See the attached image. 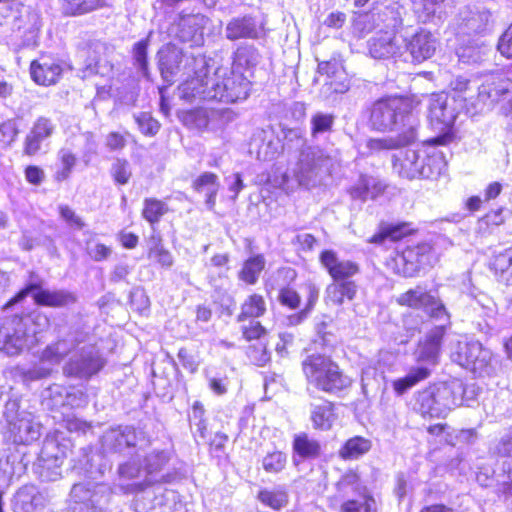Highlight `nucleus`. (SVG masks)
Listing matches in <instances>:
<instances>
[{"label": "nucleus", "instance_id": "obj_1", "mask_svg": "<svg viewBox=\"0 0 512 512\" xmlns=\"http://www.w3.org/2000/svg\"><path fill=\"white\" fill-rule=\"evenodd\" d=\"M302 374L308 385L329 395H337L352 385V379L331 355L307 354L301 361Z\"/></svg>", "mask_w": 512, "mask_h": 512}, {"label": "nucleus", "instance_id": "obj_2", "mask_svg": "<svg viewBox=\"0 0 512 512\" xmlns=\"http://www.w3.org/2000/svg\"><path fill=\"white\" fill-rule=\"evenodd\" d=\"M420 105L414 95H386L373 101L367 108L368 125L371 130L381 133L393 131L403 123Z\"/></svg>", "mask_w": 512, "mask_h": 512}, {"label": "nucleus", "instance_id": "obj_3", "mask_svg": "<svg viewBox=\"0 0 512 512\" xmlns=\"http://www.w3.org/2000/svg\"><path fill=\"white\" fill-rule=\"evenodd\" d=\"M437 260L434 244L430 241H420L395 249L387 258L385 265L396 276L410 279L417 277L426 268L433 267Z\"/></svg>", "mask_w": 512, "mask_h": 512}, {"label": "nucleus", "instance_id": "obj_4", "mask_svg": "<svg viewBox=\"0 0 512 512\" xmlns=\"http://www.w3.org/2000/svg\"><path fill=\"white\" fill-rule=\"evenodd\" d=\"M413 400L414 409L422 418H441L455 404L456 394L449 382L434 381L418 390Z\"/></svg>", "mask_w": 512, "mask_h": 512}, {"label": "nucleus", "instance_id": "obj_5", "mask_svg": "<svg viewBox=\"0 0 512 512\" xmlns=\"http://www.w3.org/2000/svg\"><path fill=\"white\" fill-rule=\"evenodd\" d=\"M336 489L342 496H346L348 490L354 494L342 501L339 512H377V501L374 495L360 483V476L356 471H347L336 483Z\"/></svg>", "mask_w": 512, "mask_h": 512}, {"label": "nucleus", "instance_id": "obj_6", "mask_svg": "<svg viewBox=\"0 0 512 512\" xmlns=\"http://www.w3.org/2000/svg\"><path fill=\"white\" fill-rule=\"evenodd\" d=\"M456 116L448 110L446 100L441 94H433L429 100L428 123L437 135L427 139V143L449 146L457 139L455 130Z\"/></svg>", "mask_w": 512, "mask_h": 512}, {"label": "nucleus", "instance_id": "obj_7", "mask_svg": "<svg viewBox=\"0 0 512 512\" xmlns=\"http://www.w3.org/2000/svg\"><path fill=\"white\" fill-rule=\"evenodd\" d=\"M451 360L473 374L482 376L491 369L492 352L477 340H460L451 352Z\"/></svg>", "mask_w": 512, "mask_h": 512}, {"label": "nucleus", "instance_id": "obj_8", "mask_svg": "<svg viewBox=\"0 0 512 512\" xmlns=\"http://www.w3.org/2000/svg\"><path fill=\"white\" fill-rule=\"evenodd\" d=\"M255 49L252 46H241L233 55V68L223 80L224 97L228 102H237L248 97L251 89V81L238 69V65L244 62L250 64V57Z\"/></svg>", "mask_w": 512, "mask_h": 512}, {"label": "nucleus", "instance_id": "obj_9", "mask_svg": "<svg viewBox=\"0 0 512 512\" xmlns=\"http://www.w3.org/2000/svg\"><path fill=\"white\" fill-rule=\"evenodd\" d=\"M395 302L400 307L426 311L428 316L432 319H450V313L442 300L432 295L429 291L423 290L420 285H416L400 293L396 297Z\"/></svg>", "mask_w": 512, "mask_h": 512}, {"label": "nucleus", "instance_id": "obj_10", "mask_svg": "<svg viewBox=\"0 0 512 512\" xmlns=\"http://www.w3.org/2000/svg\"><path fill=\"white\" fill-rule=\"evenodd\" d=\"M240 331L242 339L249 344L247 357L253 365L264 367L271 359L266 341L268 329L259 320L250 319L248 324L241 326Z\"/></svg>", "mask_w": 512, "mask_h": 512}, {"label": "nucleus", "instance_id": "obj_11", "mask_svg": "<svg viewBox=\"0 0 512 512\" xmlns=\"http://www.w3.org/2000/svg\"><path fill=\"white\" fill-rule=\"evenodd\" d=\"M27 343V329L22 315H12L0 322V350L10 356L20 354Z\"/></svg>", "mask_w": 512, "mask_h": 512}, {"label": "nucleus", "instance_id": "obj_12", "mask_svg": "<svg viewBox=\"0 0 512 512\" xmlns=\"http://www.w3.org/2000/svg\"><path fill=\"white\" fill-rule=\"evenodd\" d=\"M436 143L424 140L419 147V179L434 181L439 179L447 170L448 162L443 152L436 149Z\"/></svg>", "mask_w": 512, "mask_h": 512}, {"label": "nucleus", "instance_id": "obj_13", "mask_svg": "<svg viewBox=\"0 0 512 512\" xmlns=\"http://www.w3.org/2000/svg\"><path fill=\"white\" fill-rule=\"evenodd\" d=\"M64 68L61 62L49 55H41L30 62L31 80L38 86L50 87L58 84L63 78Z\"/></svg>", "mask_w": 512, "mask_h": 512}, {"label": "nucleus", "instance_id": "obj_14", "mask_svg": "<svg viewBox=\"0 0 512 512\" xmlns=\"http://www.w3.org/2000/svg\"><path fill=\"white\" fill-rule=\"evenodd\" d=\"M55 130L56 124L52 118L44 115L36 117L24 137L22 154L27 157H33L38 154L42 143L52 137Z\"/></svg>", "mask_w": 512, "mask_h": 512}, {"label": "nucleus", "instance_id": "obj_15", "mask_svg": "<svg viewBox=\"0 0 512 512\" xmlns=\"http://www.w3.org/2000/svg\"><path fill=\"white\" fill-rule=\"evenodd\" d=\"M319 263L325 269L331 281L352 280L359 274L360 266L353 260L340 259L333 249H324L319 253Z\"/></svg>", "mask_w": 512, "mask_h": 512}, {"label": "nucleus", "instance_id": "obj_16", "mask_svg": "<svg viewBox=\"0 0 512 512\" xmlns=\"http://www.w3.org/2000/svg\"><path fill=\"white\" fill-rule=\"evenodd\" d=\"M447 329L448 325L434 326L425 334L423 339L418 341V361L431 365H437L439 363Z\"/></svg>", "mask_w": 512, "mask_h": 512}, {"label": "nucleus", "instance_id": "obj_17", "mask_svg": "<svg viewBox=\"0 0 512 512\" xmlns=\"http://www.w3.org/2000/svg\"><path fill=\"white\" fill-rule=\"evenodd\" d=\"M404 47L412 63L421 64L435 54L436 38L431 31L420 28L405 39Z\"/></svg>", "mask_w": 512, "mask_h": 512}, {"label": "nucleus", "instance_id": "obj_18", "mask_svg": "<svg viewBox=\"0 0 512 512\" xmlns=\"http://www.w3.org/2000/svg\"><path fill=\"white\" fill-rule=\"evenodd\" d=\"M417 233L418 228L408 221L382 222L379 224L377 231L367 239V243L377 246L383 245L386 241L397 243Z\"/></svg>", "mask_w": 512, "mask_h": 512}, {"label": "nucleus", "instance_id": "obj_19", "mask_svg": "<svg viewBox=\"0 0 512 512\" xmlns=\"http://www.w3.org/2000/svg\"><path fill=\"white\" fill-rule=\"evenodd\" d=\"M317 72L329 78L327 85L332 92L343 94L350 89L348 74L343 62L338 57L333 56L329 60L319 62Z\"/></svg>", "mask_w": 512, "mask_h": 512}, {"label": "nucleus", "instance_id": "obj_20", "mask_svg": "<svg viewBox=\"0 0 512 512\" xmlns=\"http://www.w3.org/2000/svg\"><path fill=\"white\" fill-rule=\"evenodd\" d=\"M417 140V130L409 125L397 132L395 136L383 138H371L367 141L366 147L372 154L382 151L397 150L409 146Z\"/></svg>", "mask_w": 512, "mask_h": 512}, {"label": "nucleus", "instance_id": "obj_21", "mask_svg": "<svg viewBox=\"0 0 512 512\" xmlns=\"http://www.w3.org/2000/svg\"><path fill=\"white\" fill-rule=\"evenodd\" d=\"M32 298L37 306L62 308L74 304L77 297L74 293L65 290H48L40 282L30 283Z\"/></svg>", "mask_w": 512, "mask_h": 512}, {"label": "nucleus", "instance_id": "obj_22", "mask_svg": "<svg viewBox=\"0 0 512 512\" xmlns=\"http://www.w3.org/2000/svg\"><path fill=\"white\" fill-rule=\"evenodd\" d=\"M226 38L230 41L239 39H258L264 33L263 25H257L251 15L234 17L225 28Z\"/></svg>", "mask_w": 512, "mask_h": 512}, {"label": "nucleus", "instance_id": "obj_23", "mask_svg": "<svg viewBox=\"0 0 512 512\" xmlns=\"http://www.w3.org/2000/svg\"><path fill=\"white\" fill-rule=\"evenodd\" d=\"M419 148L407 149L392 157V169L402 179H419Z\"/></svg>", "mask_w": 512, "mask_h": 512}, {"label": "nucleus", "instance_id": "obj_24", "mask_svg": "<svg viewBox=\"0 0 512 512\" xmlns=\"http://www.w3.org/2000/svg\"><path fill=\"white\" fill-rule=\"evenodd\" d=\"M145 256L153 264L163 269H169L174 264V257L165 246L163 237L158 231H152L148 236Z\"/></svg>", "mask_w": 512, "mask_h": 512}, {"label": "nucleus", "instance_id": "obj_25", "mask_svg": "<svg viewBox=\"0 0 512 512\" xmlns=\"http://www.w3.org/2000/svg\"><path fill=\"white\" fill-rule=\"evenodd\" d=\"M358 292L356 281H331L325 290L326 302L334 306H342L345 302L354 301Z\"/></svg>", "mask_w": 512, "mask_h": 512}, {"label": "nucleus", "instance_id": "obj_26", "mask_svg": "<svg viewBox=\"0 0 512 512\" xmlns=\"http://www.w3.org/2000/svg\"><path fill=\"white\" fill-rule=\"evenodd\" d=\"M489 271L498 282L512 286V245L507 249L494 253L488 262Z\"/></svg>", "mask_w": 512, "mask_h": 512}, {"label": "nucleus", "instance_id": "obj_27", "mask_svg": "<svg viewBox=\"0 0 512 512\" xmlns=\"http://www.w3.org/2000/svg\"><path fill=\"white\" fill-rule=\"evenodd\" d=\"M104 363L98 353L89 352L68 364V374L79 378H90L103 368Z\"/></svg>", "mask_w": 512, "mask_h": 512}, {"label": "nucleus", "instance_id": "obj_28", "mask_svg": "<svg viewBox=\"0 0 512 512\" xmlns=\"http://www.w3.org/2000/svg\"><path fill=\"white\" fill-rule=\"evenodd\" d=\"M398 50L396 32L393 29L379 31L369 44V53L375 59H387Z\"/></svg>", "mask_w": 512, "mask_h": 512}, {"label": "nucleus", "instance_id": "obj_29", "mask_svg": "<svg viewBox=\"0 0 512 512\" xmlns=\"http://www.w3.org/2000/svg\"><path fill=\"white\" fill-rule=\"evenodd\" d=\"M432 375V371L427 366H412L408 372L392 381L391 385L397 396H402L409 390L425 382Z\"/></svg>", "mask_w": 512, "mask_h": 512}, {"label": "nucleus", "instance_id": "obj_30", "mask_svg": "<svg viewBox=\"0 0 512 512\" xmlns=\"http://www.w3.org/2000/svg\"><path fill=\"white\" fill-rule=\"evenodd\" d=\"M292 452L301 460H313L322 455V445L308 433L300 432L293 436Z\"/></svg>", "mask_w": 512, "mask_h": 512}, {"label": "nucleus", "instance_id": "obj_31", "mask_svg": "<svg viewBox=\"0 0 512 512\" xmlns=\"http://www.w3.org/2000/svg\"><path fill=\"white\" fill-rule=\"evenodd\" d=\"M266 268V259L263 254H254L242 263L240 270L237 273V277L246 285H255L262 272Z\"/></svg>", "mask_w": 512, "mask_h": 512}, {"label": "nucleus", "instance_id": "obj_32", "mask_svg": "<svg viewBox=\"0 0 512 512\" xmlns=\"http://www.w3.org/2000/svg\"><path fill=\"white\" fill-rule=\"evenodd\" d=\"M61 5L64 15L70 17L83 16L111 6L108 0H62Z\"/></svg>", "mask_w": 512, "mask_h": 512}, {"label": "nucleus", "instance_id": "obj_33", "mask_svg": "<svg viewBox=\"0 0 512 512\" xmlns=\"http://www.w3.org/2000/svg\"><path fill=\"white\" fill-rule=\"evenodd\" d=\"M267 312V305L263 295L251 293L241 303L240 312L236 316L237 322H244L250 319L257 320Z\"/></svg>", "mask_w": 512, "mask_h": 512}, {"label": "nucleus", "instance_id": "obj_34", "mask_svg": "<svg viewBox=\"0 0 512 512\" xmlns=\"http://www.w3.org/2000/svg\"><path fill=\"white\" fill-rule=\"evenodd\" d=\"M371 448V440L357 435L344 441L338 450V456L343 461L357 460L367 454Z\"/></svg>", "mask_w": 512, "mask_h": 512}, {"label": "nucleus", "instance_id": "obj_35", "mask_svg": "<svg viewBox=\"0 0 512 512\" xmlns=\"http://www.w3.org/2000/svg\"><path fill=\"white\" fill-rule=\"evenodd\" d=\"M191 187L193 191L197 193H203L206 189H210L206 196L205 203L210 210H214L219 187L217 174L213 172H203L192 181Z\"/></svg>", "mask_w": 512, "mask_h": 512}, {"label": "nucleus", "instance_id": "obj_36", "mask_svg": "<svg viewBox=\"0 0 512 512\" xmlns=\"http://www.w3.org/2000/svg\"><path fill=\"white\" fill-rule=\"evenodd\" d=\"M170 211L171 209L164 200L151 196L143 199L140 213L142 219L151 227H154Z\"/></svg>", "mask_w": 512, "mask_h": 512}, {"label": "nucleus", "instance_id": "obj_37", "mask_svg": "<svg viewBox=\"0 0 512 512\" xmlns=\"http://www.w3.org/2000/svg\"><path fill=\"white\" fill-rule=\"evenodd\" d=\"M335 419V403L332 401L325 400L322 404L315 405L311 410L310 420L315 430H330Z\"/></svg>", "mask_w": 512, "mask_h": 512}, {"label": "nucleus", "instance_id": "obj_38", "mask_svg": "<svg viewBox=\"0 0 512 512\" xmlns=\"http://www.w3.org/2000/svg\"><path fill=\"white\" fill-rule=\"evenodd\" d=\"M257 500L264 506L280 511L289 503V496L284 489H260L257 493Z\"/></svg>", "mask_w": 512, "mask_h": 512}, {"label": "nucleus", "instance_id": "obj_39", "mask_svg": "<svg viewBox=\"0 0 512 512\" xmlns=\"http://www.w3.org/2000/svg\"><path fill=\"white\" fill-rule=\"evenodd\" d=\"M60 167L54 172L53 179L57 183L68 180L77 165L78 157L69 149L62 148L58 152Z\"/></svg>", "mask_w": 512, "mask_h": 512}, {"label": "nucleus", "instance_id": "obj_40", "mask_svg": "<svg viewBox=\"0 0 512 512\" xmlns=\"http://www.w3.org/2000/svg\"><path fill=\"white\" fill-rule=\"evenodd\" d=\"M180 120L189 129L203 131L209 125V116L203 108H192L182 111Z\"/></svg>", "mask_w": 512, "mask_h": 512}, {"label": "nucleus", "instance_id": "obj_41", "mask_svg": "<svg viewBox=\"0 0 512 512\" xmlns=\"http://www.w3.org/2000/svg\"><path fill=\"white\" fill-rule=\"evenodd\" d=\"M19 134L20 129L14 118L0 122V151H5L15 143Z\"/></svg>", "mask_w": 512, "mask_h": 512}, {"label": "nucleus", "instance_id": "obj_42", "mask_svg": "<svg viewBox=\"0 0 512 512\" xmlns=\"http://www.w3.org/2000/svg\"><path fill=\"white\" fill-rule=\"evenodd\" d=\"M262 468L268 474H279L287 466V455L280 450L268 452L262 459Z\"/></svg>", "mask_w": 512, "mask_h": 512}, {"label": "nucleus", "instance_id": "obj_43", "mask_svg": "<svg viewBox=\"0 0 512 512\" xmlns=\"http://www.w3.org/2000/svg\"><path fill=\"white\" fill-rule=\"evenodd\" d=\"M110 175L116 185L124 186L128 184L132 177L129 161L125 158H116L111 165Z\"/></svg>", "mask_w": 512, "mask_h": 512}, {"label": "nucleus", "instance_id": "obj_44", "mask_svg": "<svg viewBox=\"0 0 512 512\" xmlns=\"http://www.w3.org/2000/svg\"><path fill=\"white\" fill-rule=\"evenodd\" d=\"M307 289L308 296L304 308L289 317V321L292 324H300L304 321L308 314L314 309L318 301L319 289L317 286L314 283H309L307 284Z\"/></svg>", "mask_w": 512, "mask_h": 512}, {"label": "nucleus", "instance_id": "obj_45", "mask_svg": "<svg viewBox=\"0 0 512 512\" xmlns=\"http://www.w3.org/2000/svg\"><path fill=\"white\" fill-rule=\"evenodd\" d=\"M278 302L285 308L297 310L301 306L302 298L295 287L285 285L281 287L277 295Z\"/></svg>", "mask_w": 512, "mask_h": 512}, {"label": "nucleus", "instance_id": "obj_46", "mask_svg": "<svg viewBox=\"0 0 512 512\" xmlns=\"http://www.w3.org/2000/svg\"><path fill=\"white\" fill-rule=\"evenodd\" d=\"M60 218L73 230H83L86 226L85 221L70 206L62 204L58 206Z\"/></svg>", "mask_w": 512, "mask_h": 512}, {"label": "nucleus", "instance_id": "obj_47", "mask_svg": "<svg viewBox=\"0 0 512 512\" xmlns=\"http://www.w3.org/2000/svg\"><path fill=\"white\" fill-rule=\"evenodd\" d=\"M334 124L332 114L316 113L311 117V134L316 136L320 133L330 132Z\"/></svg>", "mask_w": 512, "mask_h": 512}, {"label": "nucleus", "instance_id": "obj_48", "mask_svg": "<svg viewBox=\"0 0 512 512\" xmlns=\"http://www.w3.org/2000/svg\"><path fill=\"white\" fill-rule=\"evenodd\" d=\"M136 123L142 134L146 136H155L160 130V123L154 119L149 113H140L135 118Z\"/></svg>", "mask_w": 512, "mask_h": 512}, {"label": "nucleus", "instance_id": "obj_49", "mask_svg": "<svg viewBox=\"0 0 512 512\" xmlns=\"http://www.w3.org/2000/svg\"><path fill=\"white\" fill-rule=\"evenodd\" d=\"M496 48L502 57L512 61V22L498 38Z\"/></svg>", "mask_w": 512, "mask_h": 512}, {"label": "nucleus", "instance_id": "obj_50", "mask_svg": "<svg viewBox=\"0 0 512 512\" xmlns=\"http://www.w3.org/2000/svg\"><path fill=\"white\" fill-rule=\"evenodd\" d=\"M169 461V457L162 451L153 452L145 459V470L148 474L161 471Z\"/></svg>", "mask_w": 512, "mask_h": 512}, {"label": "nucleus", "instance_id": "obj_51", "mask_svg": "<svg viewBox=\"0 0 512 512\" xmlns=\"http://www.w3.org/2000/svg\"><path fill=\"white\" fill-rule=\"evenodd\" d=\"M127 136H129L128 131L123 133L118 131L109 132L105 139L106 148L112 152L123 150L127 145Z\"/></svg>", "mask_w": 512, "mask_h": 512}, {"label": "nucleus", "instance_id": "obj_52", "mask_svg": "<svg viewBox=\"0 0 512 512\" xmlns=\"http://www.w3.org/2000/svg\"><path fill=\"white\" fill-rule=\"evenodd\" d=\"M86 253L92 261L103 262L111 257L112 248L102 242H96L92 247L87 248Z\"/></svg>", "mask_w": 512, "mask_h": 512}, {"label": "nucleus", "instance_id": "obj_53", "mask_svg": "<svg viewBox=\"0 0 512 512\" xmlns=\"http://www.w3.org/2000/svg\"><path fill=\"white\" fill-rule=\"evenodd\" d=\"M23 172L25 180L32 186H40L45 180V172L38 165H26Z\"/></svg>", "mask_w": 512, "mask_h": 512}, {"label": "nucleus", "instance_id": "obj_54", "mask_svg": "<svg viewBox=\"0 0 512 512\" xmlns=\"http://www.w3.org/2000/svg\"><path fill=\"white\" fill-rule=\"evenodd\" d=\"M148 40L142 39L133 45L132 52L136 63L140 68L146 69L148 65L147 59Z\"/></svg>", "mask_w": 512, "mask_h": 512}, {"label": "nucleus", "instance_id": "obj_55", "mask_svg": "<svg viewBox=\"0 0 512 512\" xmlns=\"http://www.w3.org/2000/svg\"><path fill=\"white\" fill-rule=\"evenodd\" d=\"M495 453L498 457L512 458V427L509 429L508 433L499 440L495 448Z\"/></svg>", "mask_w": 512, "mask_h": 512}, {"label": "nucleus", "instance_id": "obj_56", "mask_svg": "<svg viewBox=\"0 0 512 512\" xmlns=\"http://www.w3.org/2000/svg\"><path fill=\"white\" fill-rule=\"evenodd\" d=\"M177 356L181 365L190 373H195L198 370V362L187 348H180L178 350Z\"/></svg>", "mask_w": 512, "mask_h": 512}, {"label": "nucleus", "instance_id": "obj_57", "mask_svg": "<svg viewBox=\"0 0 512 512\" xmlns=\"http://www.w3.org/2000/svg\"><path fill=\"white\" fill-rule=\"evenodd\" d=\"M502 212L503 208L490 210L479 219V223L484 224L487 228L491 226H500L505 221L502 216Z\"/></svg>", "mask_w": 512, "mask_h": 512}, {"label": "nucleus", "instance_id": "obj_58", "mask_svg": "<svg viewBox=\"0 0 512 512\" xmlns=\"http://www.w3.org/2000/svg\"><path fill=\"white\" fill-rule=\"evenodd\" d=\"M117 239L121 247L127 250L135 249L139 244V236L134 232L121 230L117 234Z\"/></svg>", "mask_w": 512, "mask_h": 512}, {"label": "nucleus", "instance_id": "obj_59", "mask_svg": "<svg viewBox=\"0 0 512 512\" xmlns=\"http://www.w3.org/2000/svg\"><path fill=\"white\" fill-rule=\"evenodd\" d=\"M228 441V436L223 432H216L213 437L208 441L210 452L223 451Z\"/></svg>", "mask_w": 512, "mask_h": 512}, {"label": "nucleus", "instance_id": "obj_60", "mask_svg": "<svg viewBox=\"0 0 512 512\" xmlns=\"http://www.w3.org/2000/svg\"><path fill=\"white\" fill-rule=\"evenodd\" d=\"M33 286H30V283L26 284L22 289H20L17 293H15L4 305L3 309H8L13 305L19 303L24 300L31 292Z\"/></svg>", "mask_w": 512, "mask_h": 512}, {"label": "nucleus", "instance_id": "obj_61", "mask_svg": "<svg viewBox=\"0 0 512 512\" xmlns=\"http://www.w3.org/2000/svg\"><path fill=\"white\" fill-rule=\"evenodd\" d=\"M346 21V14L340 11L330 13L325 19V25L329 28L339 29Z\"/></svg>", "mask_w": 512, "mask_h": 512}, {"label": "nucleus", "instance_id": "obj_62", "mask_svg": "<svg viewBox=\"0 0 512 512\" xmlns=\"http://www.w3.org/2000/svg\"><path fill=\"white\" fill-rule=\"evenodd\" d=\"M297 243L304 251H311L318 244L317 238L310 233H305L297 236Z\"/></svg>", "mask_w": 512, "mask_h": 512}, {"label": "nucleus", "instance_id": "obj_63", "mask_svg": "<svg viewBox=\"0 0 512 512\" xmlns=\"http://www.w3.org/2000/svg\"><path fill=\"white\" fill-rule=\"evenodd\" d=\"M502 192V185L499 182H492L484 190L485 203L496 199Z\"/></svg>", "mask_w": 512, "mask_h": 512}, {"label": "nucleus", "instance_id": "obj_64", "mask_svg": "<svg viewBox=\"0 0 512 512\" xmlns=\"http://www.w3.org/2000/svg\"><path fill=\"white\" fill-rule=\"evenodd\" d=\"M485 201L480 198L478 195H472L468 197L464 203L465 209L469 211L470 213H474L476 211H479L482 207Z\"/></svg>", "mask_w": 512, "mask_h": 512}]
</instances>
